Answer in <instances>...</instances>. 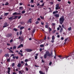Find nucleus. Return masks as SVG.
<instances>
[{"instance_id": "48", "label": "nucleus", "mask_w": 74, "mask_h": 74, "mask_svg": "<svg viewBox=\"0 0 74 74\" xmlns=\"http://www.w3.org/2000/svg\"><path fill=\"white\" fill-rule=\"evenodd\" d=\"M13 58V59H15V58H16V56H13L12 57Z\"/></svg>"}, {"instance_id": "51", "label": "nucleus", "mask_w": 74, "mask_h": 74, "mask_svg": "<svg viewBox=\"0 0 74 74\" xmlns=\"http://www.w3.org/2000/svg\"><path fill=\"white\" fill-rule=\"evenodd\" d=\"M20 46L21 47H23V45L22 44H21L20 45Z\"/></svg>"}, {"instance_id": "21", "label": "nucleus", "mask_w": 74, "mask_h": 74, "mask_svg": "<svg viewBox=\"0 0 74 74\" xmlns=\"http://www.w3.org/2000/svg\"><path fill=\"white\" fill-rule=\"evenodd\" d=\"M14 17H15L14 18H13V19L14 20H15L16 19V18H17V17H18V16H14Z\"/></svg>"}, {"instance_id": "27", "label": "nucleus", "mask_w": 74, "mask_h": 74, "mask_svg": "<svg viewBox=\"0 0 74 74\" xmlns=\"http://www.w3.org/2000/svg\"><path fill=\"white\" fill-rule=\"evenodd\" d=\"M72 29V28L71 27H70L69 28H68V30H69V31H71V30Z\"/></svg>"}, {"instance_id": "12", "label": "nucleus", "mask_w": 74, "mask_h": 74, "mask_svg": "<svg viewBox=\"0 0 74 74\" xmlns=\"http://www.w3.org/2000/svg\"><path fill=\"white\" fill-rule=\"evenodd\" d=\"M14 17V16H12V17H10L8 19L9 20H11V21H12V20H13V17Z\"/></svg>"}, {"instance_id": "62", "label": "nucleus", "mask_w": 74, "mask_h": 74, "mask_svg": "<svg viewBox=\"0 0 74 74\" xmlns=\"http://www.w3.org/2000/svg\"><path fill=\"white\" fill-rule=\"evenodd\" d=\"M48 70V69H47V68H46V71L47 72Z\"/></svg>"}, {"instance_id": "44", "label": "nucleus", "mask_w": 74, "mask_h": 74, "mask_svg": "<svg viewBox=\"0 0 74 74\" xmlns=\"http://www.w3.org/2000/svg\"><path fill=\"white\" fill-rule=\"evenodd\" d=\"M52 62H50L49 64V65L50 66L52 64Z\"/></svg>"}, {"instance_id": "13", "label": "nucleus", "mask_w": 74, "mask_h": 74, "mask_svg": "<svg viewBox=\"0 0 74 74\" xmlns=\"http://www.w3.org/2000/svg\"><path fill=\"white\" fill-rule=\"evenodd\" d=\"M39 73L40 74H45V72H44L43 73V72H42V71H39Z\"/></svg>"}, {"instance_id": "24", "label": "nucleus", "mask_w": 74, "mask_h": 74, "mask_svg": "<svg viewBox=\"0 0 74 74\" xmlns=\"http://www.w3.org/2000/svg\"><path fill=\"white\" fill-rule=\"evenodd\" d=\"M63 28L62 27H61V28L60 29V33H62V31H63Z\"/></svg>"}, {"instance_id": "18", "label": "nucleus", "mask_w": 74, "mask_h": 74, "mask_svg": "<svg viewBox=\"0 0 74 74\" xmlns=\"http://www.w3.org/2000/svg\"><path fill=\"white\" fill-rule=\"evenodd\" d=\"M25 28V27L23 26H22L20 28V29L21 30L23 29H24Z\"/></svg>"}, {"instance_id": "20", "label": "nucleus", "mask_w": 74, "mask_h": 74, "mask_svg": "<svg viewBox=\"0 0 74 74\" xmlns=\"http://www.w3.org/2000/svg\"><path fill=\"white\" fill-rule=\"evenodd\" d=\"M8 15V13H4V15L5 16H7Z\"/></svg>"}, {"instance_id": "35", "label": "nucleus", "mask_w": 74, "mask_h": 74, "mask_svg": "<svg viewBox=\"0 0 74 74\" xmlns=\"http://www.w3.org/2000/svg\"><path fill=\"white\" fill-rule=\"evenodd\" d=\"M21 24H22V25H24V24H25V23H24V22H21Z\"/></svg>"}, {"instance_id": "14", "label": "nucleus", "mask_w": 74, "mask_h": 74, "mask_svg": "<svg viewBox=\"0 0 74 74\" xmlns=\"http://www.w3.org/2000/svg\"><path fill=\"white\" fill-rule=\"evenodd\" d=\"M32 20H31V18H30L29 20L27 22L28 23H32Z\"/></svg>"}, {"instance_id": "60", "label": "nucleus", "mask_w": 74, "mask_h": 74, "mask_svg": "<svg viewBox=\"0 0 74 74\" xmlns=\"http://www.w3.org/2000/svg\"><path fill=\"white\" fill-rule=\"evenodd\" d=\"M42 62H43V63H45V61L44 60H42Z\"/></svg>"}, {"instance_id": "17", "label": "nucleus", "mask_w": 74, "mask_h": 74, "mask_svg": "<svg viewBox=\"0 0 74 74\" xmlns=\"http://www.w3.org/2000/svg\"><path fill=\"white\" fill-rule=\"evenodd\" d=\"M44 5V3H42V4L41 5H40V8H42V7H43Z\"/></svg>"}, {"instance_id": "54", "label": "nucleus", "mask_w": 74, "mask_h": 74, "mask_svg": "<svg viewBox=\"0 0 74 74\" xmlns=\"http://www.w3.org/2000/svg\"><path fill=\"white\" fill-rule=\"evenodd\" d=\"M68 3L69 4H70L71 3V2L70 1H68Z\"/></svg>"}, {"instance_id": "41", "label": "nucleus", "mask_w": 74, "mask_h": 74, "mask_svg": "<svg viewBox=\"0 0 74 74\" xmlns=\"http://www.w3.org/2000/svg\"><path fill=\"white\" fill-rule=\"evenodd\" d=\"M34 0H31V1H30V2L31 3H34Z\"/></svg>"}, {"instance_id": "29", "label": "nucleus", "mask_w": 74, "mask_h": 74, "mask_svg": "<svg viewBox=\"0 0 74 74\" xmlns=\"http://www.w3.org/2000/svg\"><path fill=\"white\" fill-rule=\"evenodd\" d=\"M16 48V46H14L13 47V49H15Z\"/></svg>"}, {"instance_id": "57", "label": "nucleus", "mask_w": 74, "mask_h": 74, "mask_svg": "<svg viewBox=\"0 0 74 74\" xmlns=\"http://www.w3.org/2000/svg\"><path fill=\"white\" fill-rule=\"evenodd\" d=\"M56 12L55 11H54L53 12V14H56Z\"/></svg>"}, {"instance_id": "31", "label": "nucleus", "mask_w": 74, "mask_h": 74, "mask_svg": "<svg viewBox=\"0 0 74 74\" xmlns=\"http://www.w3.org/2000/svg\"><path fill=\"white\" fill-rule=\"evenodd\" d=\"M45 27L46 28H48V25H46L45 26Z\"/></svg>"}, {"instance_id": "1", "label": "nucleus", "mask_w": 74, "mask_h": 74, "mask_svg": "<svg viewBox=\"0 0 74 74\" xmlns=\"http://www.w3.org/2000/svg\"><path fill=\"white\" fill-rule=\"evenodd\" d=\"M47 56H49V57H50L51 56V53H49V51H46L45 53L43 56L44 58L46 59Z\"/></svg>"}, {"instance_id": "19", "label": "nucleus", "mask_w": 74, "mask_h": 74, "mask_svg": "<svg viewBox=\"0 0 74 74\" xmlns=\"http://www.w3.org/2000/svg\"><path fill=\"white\" fill-rule=\"evenodd\" d=\"M18 54L21 55V57L23 56V54H22V53H20V52H18Z\"/></svg>"}, {"instance_id": "40", "label": "nucleus", "mask_w": 74, "mask_h": 74, "mask_svg": "<svg viewBox=\"0 0 74 74\" xmlns=\"http://www.w3.org/2000/svg\"><path fill=\"white\" fill-rule=\"evenodd\" d=\"M15 65V63H12V66L13 67Z\"/></svg>"}, {"instance_id": "56", "label": "nucleus", "mask_w": 74, "mask_h": 74, "mask_svg": "<svg viewBox=\"0 0 74 74\" xmlns=\"http://www.w3.org/2000/svg\"><path fill=\"white\" fill-rule=\"evenodd\" d=\"M15 56V55H14V54H12V55H11V56Z\"/></svg>"}, {"instance_id": "8", "label": "nucleus", "mask_w": 74, "mask_h": 74, "mask_svg": "<svg viewBox=\"0 0 74 74\" xmlns=\"http://www.w3.org/2000/svg\"><path fill=\"white\" fill-rule=\"evenodd\" d=\"M8 74H10V70H11V68H10V67H8Z\"/></svg>"}, {"instance_id": "30", "label": "nucleus", "mask_w": 74, "mask_h": 74, "mask_svg": "<svg viewBox=\"0 0 74 74\" xmlns=\"http://www.w3.org/2000/svg\"><path fill=\"white\" fill-rule=\"evenodd\" d=\"M9 52L10 53H14V52H13V51L12 50H11Z\"/></svg>"}, {"instance_id": "55", "label": "nucleus", "mask_w": 74, "mask_h": 74, "mask_svg": "<svg viewBox=\"0 0 74 74\" xmlns=\"http://www.w3.org/2000/svg\"><path fill=\"white\" fill-rule=\"evenodd\" d=\"M68 39V38H66L65 40V42H66L67 41V40Z\"/></svg>"}, {"instance_id": "39", "label": "nucleus", "mask_w": 74, "mask_h": 74, "mask_svg": "<svg viewBox=\"0 0 74 74\" xmlns=\"http://www.w3.org/2000/svg\"><path fill=\"white\" fill-rule=\"evenodd\" d=\"M52 30V29L51 28H50L49 27V32H50Z\"/></svg>"}, {"instance_id": "33", "label": "nucleus", "mask_w": 74, "mask_h": 74, "mask_svg": "<svg viewBox=\"0 0 74 74\" xmlns=\"http://www.w3.org/2000/svg\"><path fill=\"white\" fill-rule=\"evenodd\" d=\"M22 31H21L20 32L19 34L21 35H22Z\"/></svg>"}, {"instance_id": "26", "label": "nucleus", "mask_w": 74, "mask_h": 74, "mask_svg": "<svg viewBox=\"0 0 74 74\" xmlns=\"http://www.w3.org/2000/svg\"><path fill=\"white\" fill-rule=\"evenodd\" d=\"M26 12V11L25 10H23L22 11L21 13L22 14H24Z\"/></svg>"}, {"instance_id": "25", "label": "nucleus", "mask_w": 74, "mask_h": 74, "mask_svg": "<svg viewBox=\"0 0 74 74\" xmlns=\"http://www.w3.org/2000/svg\"><path fill=\"white\" fill-rule=\"evenodd\" d=\"M40 47H44V45L43 44L40 45Z\"/></svg>"}, {"instance_id": "46", "label": "nucleus", "mask_w": 74, "mask_h": 74, "mask_svg": "<svg viewBox=\"0 0 74 74\" xmlns=\"http://www.w3.org/2000/svg\"><path fill=\"white\" fill-rule=\"evenodd\" d=\"M22 16V15H20V16H19L18 17V19H19L20 18H21V16Z\"/></svg>"}, {"instance_id": "38", "label": "nucleus", "mask_w": 74, "mask_h": 74, "mask_svg": "<svg viewBox=\"0 0 74 74\" xmlns=\"http://www.w3.org/2000/svg\"><path fill=\"white\" fill-rule=\"evenodd\" d=\"M50 4L51 5H53V2H50Z\"/></svg>"}, {"instance_id": "42", "label": "nucleus", "mask_w": 74, "mask_h": 74, "mask_svg": "<svg viewBox=\"0 0 74 74\" xmlns=\"http://www.w3.org/2000/svg\"><path fill=\"white\" fill-rule=\"evenodd\" d=\"M26 70L27 71H29V69L27 68H25Z\"/></svg>"}, {"instance_id": "47", "label": "nucleus", "mask_w": 74, "mask_h": 74, "mask_svg": "<svg viewBox=\"0 0 74 74\" xmlns=\"http://www.w3.org/2000/svg\"><path fill=\"white\" fill-rule=\"evenodd\" d=\"M40 18H41L42 19H44V18L43 17L41 16H40Z\"/></svg>"}, {"instance_id": "5", "label": "nucleus", "mask_w": 74, "mask_h": 74, "mask_svg": "<svg viewBox=\"0 0 74 74\" xmlns=\"http://www.w3.org/2000/svg\"><path fill=\"white\" fill-rule=\"evenodd\" d=\"M56 10H58L60 9V7L59 6V4L58 3H57L56 5Z\"/></svg>"}, {"instance_id": "2", "label": "nucleus", "mask_w": 74, "mask_h": 74, "mask_svg": "<svg viewBox=\"0 0 74 74\" xmlns=\"http://www.w3.org/2000/svg\"><path fill=\"white\" fill-rule=\"evenodd\" d=\"M64 16H62L60 18L59 22L60 25H62L64 23Z\"/></svg>"}, {"instance_id": "23", "label": "nucleus", "mask_w": 74, "mask_h": 74, "mask_svg": "<svg viewBox=\"0 0 74 74\" xmlns=\"http://www.w3.org/2000/svg\"><path fill=\"white\" fill-rule=\"evenodd\" d=\"M10 60H11V58H8L7 59V61L8 62H10Z\"/></svg>"}, {"instance_id": "43", "label": "nucleus", "mask_w": 74, "mask_h": 74, "mask_svg": "<svg viewBox=\"0 0 74 74\" xmlns=\"http://www.w3.org/2000/svg\"><path fill=\"white\" fill-rule=\"evenodd\" d=\"M37 58H38L37 56H35V59H37Z\"/></svg>"}, {"instance_id": "28", "label": "nucleus", "mask_w": 74, "mask_h": 74, "mask_svg": "<svg viewBox=\"0 0 74 74\" xmlns=\"http://www.w3.org/2000/svg\"><path fill=\"white\" fill-rule=\"evenodd\" d=\"M13 15H17V12H15L13 14Z\"/></svg>"}, {"instance_id": "9", "label": "nucleus", "mask_w": 74, "mask_h": 74, "mask_svg": "<svg viewBox=\"0 0 74 74\" xmlns=\"http://www.w3.org/2000/svg\"><path fill=\"white\" fill-rule=\"evenodd\" d=\"M54 16L57 18H59L60 16V14H56L54 15Z\"/></svg>"}, {"instance_id": "45", "label": "nucleus", "mask_w": 74, "mask_h": 74, "mask_svg": "<svg viewBox=\"0 0 74 74\" xmlns=\"http://www.w3.org/2000/svg\"><path fill=\"white\" fill-rule=\"evenodd\" d=\"M12 41H13V40L12 39H11V40H10V43H11V42H12Z\"/></svg>"}, {"instance_id": "58", "label": "nucleus", "mask_w": 74, "mask_h": 74, "mask_svg": "<svg viewBox=\"0 0 74 74\" xmlns=\"http://www.w3.org/2000/svg\"><path fill=\"white\" fill-rule=\"evenodd\" d=\"M52 24L53 26H54L56 25V24L55 23H52Z\"/></svg>"}, {"instance_id": "50", "label": "nucleus", "mask_w": 74, "mask_h": 74, "mask_svg": "<svg viewBox=\"0 0 74 74\" xmlns=\"http://www.w3.org/2000/svg\"><path fill=\"white\" fill-rule=\"evenodd\" d=\"M54 40H51V42L53 43H54Z\"/></svg>"}, {"instance_id": "3", "label": "nucleus", "mask_w": 74, "mask_h": 74, "mask_svg": "<svg viewBox=\"0 0 74 74\" xmlns=\"http://www.w3.org/2000/svg\"><path fill=\"white\" fill-rule=\"evenodd\" d=\"M73 53H70V55H69V56H64V57H63L62 56V57H61V58H60V59H63L64 58H66V59H67V58L69 57V56H72V55H73Z\"/></svg>"}, {"instance_id": "34", "label": "nucleus", "mask_w": 74, "mask_h": 74, "mask_svg": "<svg viewBox=\"0 0 74 74\" xmlns=\"http://www.w3.org/2000/svg\"><path fill=\"white\" fill-rule=\"evenodd\" d=\"M39 23V22L38 21H36V23H35V24L37 25Z\"/></svg>"}, {"instance_id": "52", "label": "nucleus", "mask_w": 74, "mask_h": 74, "mask_svg": "<svg viewBox=\"0 0 74 74\" xmlns=\"http://www.w3.org/2000/svg\"><path fill=\"white\" fill-rule=\"evenodd\" d=\"M39 50L40 51V52L42 50V48H40L39 49Z\"/></svg>"}, {"instance_id": "37", "label": "nucleus", "mask_w": 74, "mask_h": 74, "mask_svg": "<svg viewBox=\"0 0 74 74\" xmlns=\"http://www.w3.org/2000/svg\"><path fill=\"white\" fill-rule=\"evenodd\" d=\"M35 32V29H34L32 31V33H34Z\"/></svg>"}, {"instance_id": "64", "label": "nucleus", "mask_w": 74, "mask_h": 74, "mask_svg": "<svg viewBox=\"0 0 74 74\" xmlns=\"http://www.w3.org/2000/svg\"><path fill=\"white\" fill-rule=\"evenodd\" d=\"M37 20L38 21H40V18H37Z\"/></svg>"}, {"instance_id": "59", "label": "nucleus", "mask_w": 74, "mask_h": 74, "mask_svg": "<svg viewBox=\"0 0 74 74\" xmlns=\"http://www.w3.org/2000/svg\"><path fill=\"white\" fill-rule=\"evenodd\" d=\"M19 58V57H18V56H17L16 57V59H18V58Z\"/></svg>"}, {"instance_id": "49", "label": "nucleus", "mask_w": 74, "mask_h": 74, "mask_svg": "<svg viewBox=\"0 0 74 74\" xmlns=\"http://www.w3.org/2000/svg\"><path fill=\"white\" fill-rule=\"evenodd\" d=\"M21 45H19L18 46V47L17 48V49H19V48H21Z\"/></svg>"}, {"instance_id": "16", "label": "nucleus", "mask_w": 74, "mask_h": 74, "mask_svg": "<svg viewBox=\"0 0 74 74\" xmlns=\"http://www.w3.org/2000/svg\"><path fill=\"white\" fill-rule=\"evenodd\" d=\"M19 9L20 10H22L23 9V7L22 6H21L19 8Z\"/></svg>"}, {"instance_id": "63", "label": "nucleus", "mask_w": 74, "mask_h": 74, "mask_svg": "<svg viewBox=\"0 0 74 74\" xmlns=\"http://www.w3.org/2000/svg\"><path fill=\"white\" fill-rule=\"evenodd\" d=\"M41 24L42 25H44V23H42V22H41Z\"/></svg>"}, {"instance_id": "10", "label": "nucleus", "mask_w": 74, "mask_h": 74, "mask_svg": "<svg viewBox=\"0 0 74 74\" xmlns=\"http://www.w3.org/2000/svg\"><path fill=\"white\" fill-rule=\"evenodd\" d=\"M24 71L23 70V71H19V73L21 74H23V73H24Z\"/></svg>"}, {"instance_id": "11", "label": "nucleus", "mask_w": 74, "mask_h": 74, "mask_svg": "<svg viewBox=\"0 0 74 74\" xmlns=\"http://www.w3.org/2000/svg\"><path fill=\"white\" fill-rule=\"evenodd\" d=\"M9 55H10V54H9V53H6L5 55V57H9Z\"/></svg>"}, {"instance_id": "4", "label": "nucleus", "mask_w": 74, "mask_h": 74, "mask_svg": "<svg viewBox=\"0 0 74 74\" xmlns=\"http://www.w3.org/2000/svg\"><path fill=\"white\" fill-rule=\"evenodd\" d=\"M4 25L3 26V27L5 28L7 27V26H8L9 25L8 24V23L7 22H5L3 24Z\"/></svg>"}, {"instance_id": "15", "label": "nucleus", "mask_w": 74, "mask_h": 74, "mask_svg": "<svg viewBox=\"0 0 74 74\" xmlns=\"http://www.w3.org/2000/svg\"><path fill=\"white\" fill-rule=\"evenodd\" d=\"M21 66V64H20V63L18 64L17 65V67L18 68H20Z\"/></svg>"}, {"instance_id": "6", "label": "nucleus", "mask_w": 74, "mask_h": 74, "mask_svg": "<svg viewBox=\"0 0 74 74\" xmlns=\"http://www.w3.org/2000/svg\"><path fill=\"white\" fill-rule=\"evenodd\" d=\"M25 51L27 52H30L32 51V50L31 49H25Z\"/></svg>"}, {"instance_id": "32", "label": "nucleus", "mask_w": 74, "mask_h": 74, "mask_svg": "<svg viewBox=\"0 0 74 74\" xmlns=\"http://www.w3.org/2000/svg\"><path fill=\"white\" fill-rule=\"evenodd\" d=\"M13 30L15 31H18V29H17L15 28H14L13 29Z\"/></svg>"}, {"instance_id": "36", "label": "nucleus", "mask_w": 74, "mask_h": 74, "mask_svg": "<svg viewBox=\"0 0 74 74\" xmlns=\"http://www.w3.org/2000/svg\"><path fill=\"white\" fill-rule=\"evenodd\" d=\"M28 61V60L27 59H26L25 60L24 62H27Z\"/></svg>"}, {"instance_id": "53", "label": "nucleus", "mask_w": 74, "mask_h": 74, "mask_svg": "<svg viewBox=\"0 0 74 74\" xmlns=\"http://www.w3.org/2000/svg\"><path fill=\"white\" fill-rule=\"evenodd\" d=\"M8 4H9V3H6L5 4V5H8Z\"/></svg>"}, {"instance_id": "7", "label": "nucleus", "mask_w": 74, "mask_h": 74, "mask_svg": "<svg viewBox=\"0 0 74 74\" xmlns=\"http://www.w3.org/2000/svg\"><path fill=\"white\" fill-rule=\"evenodd\" d=\"M12 33H9L8 34L6 35V37L8 38H9L11 37L12 36Z\"/></svg>"}, {"instance_id": "22", "label": "nucleus", "mask_w": 74, "mask_h": 74, "mask_svg": "<svg viewBox=\"0 0 74 74\" xmlns=\"http://www.w3.org/2000/svg\"><path fill=\"white\" fill-rule=\"evenodd\" d=\"M55 39V36L53 35L52 36V40H54Z\"/></svg>"}, {"instance_id": "61", "label": "nucleus", "mask_w": 74, "mask_h": 74, "mask_svg": "<svg viewBox=\"0 0 74 74\" xmlns=\"http://www.w3.org/2000/svg\"><path fill=\"white\" fill-rule=\"evenodd\" d=\"M25 66H28V64H27V62H26V63H25Z\"/></svg>"}]
</instances>
